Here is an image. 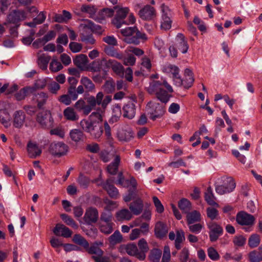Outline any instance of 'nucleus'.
Wrapping results in <instances>:
<instances>
[{
  "label": "nucleus",
  "mask_w": 262,
  "mask_h": 262,
  "mask_svg": "<svg viewBox=\"0 0 262 262\" xmlns=\"http://www.w3.org/2000/svg\"><path fill=\"white\" fill-rule=\"evenodd\" d=\"M73 241L75 243L83 247L85 249L88 248L89 246L88 241L80 234H75L73 237Z\"/></svg>",
  "instance_id": "obj_44"
},
{
  "label": "nucleus",
  "mask_w": 262,
  "mask_h": 262,
  "mask_svg": "<svg viewBox=\"0 0 262 262\" xmlns=\"http://www.w3.org/2000/svg\"><path fill=\"white\" fill-rule=\"evenodd\" d=\"M85 250L91 254H95V255H103V251L96 245L93 244L90 247L89 246Z\"/></svg>",
  "instance_id": "obj_60"
},
{
  "label": "nucleus",
  "mask_w": 262,
  "mask_h": 262,
  "mask_svg": "<svg viewBox=\"0 0 262 262\" xmlns=\"http://www.w3.org/2000/svg\"><path fill=\"white\" fill-rule=\"evenodd\" d=\"M108 61L104 58L95 60L89 64V70L91 72H99L103 67L107 64Z\"/></svg>",
  "instance_id": "obj_19"
},
{
  "label": "nucleus",
  "mask_w": 262,
  "mask_h": 262,
  "mask_svg": "<svg viewBox=\"0 0 262 262\" xmlns=\"http://www.w3.org/2000/svg\"><path fill=\"white\" fill-rule=\"evenodd\" d=\"M54 233L57 236H61L64 237H70L72 235V231L65 226L61 224H57L53 229Z\"/></svg>",
  "instance_id": "obj_17"
},
{
  "label": "nucleus",
  "mask_w": 262,
  "mask_h": 262,
  "mask_svg": "<svg viewBox=\"0 0 262 262\" xmlns=\"http://www.w3.org/2000/svg\"><path fill=\"white\" fill-rule=\"evenodd\" d=\"M122 249L130 256H135L140 260H143L145 258V254L143 252H139L137 246L133 243L125 245L122 246Z\"/></svg>",
  "instance_id": "obj_9"
},
{
  "label": "nucleus",
  "mask_w": 262,
  "mask_h": 262,
  "mask_svg": "<svg viewBox=\"0 0 262 262\" xmlns=\"http://www.w3.org/2000/svg\"><path fill=\"white\" fill-rule=\"evenodd\" d=\"M189 231L194 234L200 233L203 228V225L201 223H192L191 224H187Z\"/></svg>",
  "instance_id": "obj_53"
},
{
  "label": "nucleus",
  "mask_w": 262,
  "mask_h": 262,
  "mask_svg": "<svg viewBox=\"0 0 262 262\" xmlns=\"http://www.w3.org/2000/svg\"><path fill=\"white\" fill-rule=\"evenodd\" d=\"M133 133L128 125L120 126L116 133V137L121 142H128L133 138Z\"/></svg>",
  "instance_id": "obj_5"
},
{
  "label": "nucleus",
  "mask_w": 262,
  "mask_h": 262,
  "mask_svg": "<svg viewBox=\"0 0 262 262\" xmlns=\"http://www.w3.org/2000/svg\"><path fill=\"white\" fill-rule=\"evenodd\" d=\"M130 183L131 185H132V187H133V189L129 190L128 191V193L126 195L124 196L123 200L125 202H129L133 199H134L136 196V194L135 193V190L137 186L136 181L135 180V179L132 178L130 180Z\"/></svg>",
  "instance_id": "obj_37"
},
{
  "label": "nucleus",
  "mask_w": 262,
  "mask_h": 262,
  "mask_svg": "<svg viewBox=\"0 0 262 262\" xmlns=\"http://www.w3.org/2000/svg\"><path fill=\"white\" fill-rule=\"evenodd\" d=\"M168 231V227L163 223L159 222L155 227V234L156 237L161 238L166 236Z\"/></svg>",
  "instance_id": "obj_22"
},
{
  "label": "nucleus",
  "mask_w": 262,
  "mask_h": 262,
  "mask_svg": "<svg viewBox=\"0 0 262 262\" xmlns=\"http://www.w3.org/2000/svg\"><path fill=\"white\" fill-rule=\"evenodd\" d=\"M81 11L88 15V16L96 20L97 8L94 5L83 4L80 8Z\"/></svg>",
  "instance_id": "obj_23"
},
{
  "label": "nucleus",
  "mask_w": 262,
  "mask_h": 262,
  "mask_svg": "<svg viewBox=\"0 0 262 262\" xmlns=\"http://www.w3.org/2000/svg\"><path fill=\"white\" fill-rule=\"evenodd\" d=\"M205 199L207 203L210 205L214 206L217 205L215 202V198L213 195L211 187L207 188L205 193Z\"/></svg>",
  "instance_id": "obj_40"
},
{
  "label": "nucleus",
  "mask_w": 262,
  "mask_h": 262,
  "mask_svg": "<svg viewBox=\"0 0 262 262\" xmlns=\"http://www.w3.org/2000/svg\"><path fill=\"white\" fill-rule=\"evenodd\" d=\"M121 115V106L119 104H115L113 108V115L110 119L112 122H116L118 120Z\"/></svg>",
  "instance_id": "obj_47"
},
{
  "label": "nucleus",
  "mask_w": 262,
  "mask_h": 262,
  "mask_svg": "<svg viewBox=\"0 0 262 262\" xmlns=\"http://www.w3.org/2000/svg\"><path fill=\"white\" fill-rule=\"evenodd\" d=\"M120 162V157L115 155L113 161L107 166V171L109 173L115 175L117 173L119 165Z\"/></svg>",
  "instance_id": "obj_30"
},
{
  "label": "nucleus",
  "mask_w": 262,
  "mask_h": 262,
  "mask_svg": "<svg viewBox=\"0 0 262 262\" xmlns=\"http://www.w3.org/2000/svg\"><path fill=\"white\" fill-rule=\"evenodd\" d=\"M115 9L117 10L116 14L112 19V23L116 28H120L123 24H125V21L124 19L129 13V9L128 7L120 6H116Z\"/></svg>",
  "instance_id": "obj_4"
},
{
  "label": "nucleus",
  "mask_w": 262,
  "mask_h": 262,
  "mask_svg": "<svg viewBox=\"0 0 262 262\" xmlns=\"http://www.w3.org/2000/svg\"><path fill=\"white\" fill-rule=\"evenodd\" d=\"M162 71L166 74L171 76L175 84L178 86H180L182 82L179 75L180 69L178 67L174 64L166 63L162 66Z\"/></svg>",
  "instance_id": "obj_3"
},
{
  "label": "nucleus",
  "mask_w": 262,
  "mask_h": 262,
  "mask_svg": "<svg viewBox=\"0 0 262 262\" xmlns=\"http://www.w3.org/2000/svg\"><path fill=\"white\" fill-rule=\"evenodd\" d=\"M179 207L184 213H188L191 209V203L186 199H181L179 202Z\"/></svg>",
  "instance_id": "obj_48"
},
{
  "label": "nucleus",
  "mask_w": 262,
  "mask_h": 262,
  "mask_svg": "<svg viewBox=\"0 0 262 262\" xmlns=\"http://www.w3.org/2000/svg\"><path fill=\"white\" fill-rule=\"evenodd\" d=\"M162 11V21L161 28L163 30H169L171 27V20L170 18V12L167 6L164 4L161 6Z\"/></svg>",
  "instance_id": "obj_7"
},
{
  "label": "nucleus",
  "mask_w": 262,
  "mask_h": 262,
  "mask_svg": "<svg viewBox=\"0 0 262 262\" xmlns=\"http://www.w3.org/2000/svg\"><path fill=\"white\" fill-rule=\"evenodd\" d=\"M29 156L31 158H35L41 153V149L35 143L29 142L27 145Z\"/></svg>",
  "instance_id": "obj_24"
},
{
  "label": "nucleus",
  "mask_w": 262,
  "mask_h": 262,
  "mask_svg": "<svg viewBox=\"0 0 262 262\" xmlns=\"http://www.w3.org/2000/svg\"><path fill=\"white\" fill-rule=\"evenodd\" d=\"M104 134L106 139L110 144L113 143V138L112 135L111 128L107 121H105L103 124Z\"/></svg>",
  "instance_id": "obj_51"
},
{
  "label": "nucleus",
  "mask_w": 262,
  "mask_h": 262,
  "mask_svg": "<svg viewBox=\"0 0 262 262\" xmlns=\"http://www.w3.org/2000/svg\"><path fill=\"white\" fill-rule=\"evenodd\" d=\"M114 13L112 9L104 8L98 12L96 15V21L101 23L105 19L112 17Z\"/></svg>",
  "instance_id": "obj_26"
},
{
  "label": "nucleus",
  "mask_w": 262,
  "mask_h": 262,
  "mask_svg": "<svg viewBox=\"0 0 262 262\" xmlns=\"http://www.w3.org/2000/svg\"><path fill=\"white\" fill-rule=\"evenodd\" d=\"M98 219V210L96 208L92 207L88 208L86 210L83 217L84 221L89 225L95 223L97 221Z\"/></svg>",
  "instance_id": "obj_12"
},
{
  "label": "nucleus",
  "mask_w": 262,
  "mask_h": 262,
  "mask_svg": "<svg viewBox=\"0 0 262 262\" xmlns=\"http://www.w3.org/2000/svg\"><path fill=\"white\" fill-rule=\"evenodd\" d=\"M107 64L110 66L113 71L118 75L123 77L124 75V68L123 66L116 60L110 59Z\"/></svg>",
  "instance_id": "obj_27"
},
{
  "label": "nucleus",
  "mask_w": 262,
  "mask_h": 262,
  "mask_svg": "<svg viewBox=\"0 0 262 262\" xmlns=\"http://www.w3.org/2000/svg\"><path fill=\"white\" fill-rule=\"evenodd\" d=\"M123 116L124 118L129 119H133L136 114L135 104L132 102H129L125 104L123 107Z\"/></svg>",
  "instance_id": "obj_16"
},
{
  "label": "nucleus",
  "mask_w": 262,
  "mask_h": 262,
  "mask_svg": "<svg viewBox=\"0 0 262 262\" xmlns=\"http://www.w3.org/2000/svg\"><path fill=\"white\" fill-rule=\"evenodd\" d=\"M116 219L118 221L130 220L132 217V213L127 209H123L116 213Z\"/></svg>",
  "instance_id": "obj_35"
},
{
  "label": "nucleus",
  "mask_w": 262,
  "mask_h": 262,
  "mask_svg": "<svg viewBox=\"0 0 262 262\" xmlns=\"http://www.w3.org/2000/svg\"><path fill=\"white\" fill-rule=\"evenodd\" d=\"M129 208L133 214L136 215L140 214L143 209L142 200L141 199H137L129 204Z\"/></svg>",
  "instance_id": "obj_21"
},
{
  "label": "nucleus",
  "mask_w": 262,
  "mask_h": 262,
  "mask_svg": "<svg viewBox=\"0 0 262 262\" xmlns=\"http://www.w3.org/2000/svg\"><path fill=\"white\" fill-rule=\"evenodd\" d=\"M81 83L84 86L87 92H92L95 89V85L92 81L86 77H82L80 80Z\"/></svg>",
  "instance_id": "obj_43"
},
{
  "label": "nucleus",
  "mask_w": 262,
  "mask_h": 262,
  "mask_svg": "<svg viewBox=\"0 0 262 262\" xmlns=\"http://www.w3.org/2000/svg\"><path fill=\"white\" fill-rule=\"evenodd\" d=\"M80 27L81 29H85L86 30H96L98 31L99 34H102L103 32L101 26L99 25H95V24L89 19H85L80 25Z\"/></svg>",
  "instance_id": "obj_25"
},
{
  "label": "nucleus",
  "mask_w": 262,
  "mask_h": 262,
  "mask_svg": "<svg viewBox=\"0 0 262 262\" xmlns=\"http://www.w3.org/2000/svg\"><path fill=\"white\" fill-rule=\"evenodd\" d=\"M48 98L47 94L43 92L38 93L36 95V99L37 102V106L39 108H41L46 103Z\"/></svg>",
  "instance_id": "obj_49"
},
{
  "label": "nucleus",
  "mask_w": 262,
  "mask_h": 262,
  "mask_svg": "<svg viewBox=\"0 0 262 262\" xmlns=\"http://www.w3.org/2000/svg\"><path fill=\"white\" fill-rule=\"evenodd\" d=\"M34 92L33 88L27 86L24 88L19 90L17 93L15 94V97L17 100H21L24 99L27 96Z\"/></svg>",
  "instance_id": "obj_32"
},
{
  "label": "nucleus",
  "mask_w": 262,
  "mask_h": 262,
  "mask_svg": "<svg viewBox=\"0 0 262 262\" xmlns=\"http://www.w3.org/2000/svg\"><path fill=\"white\" fill-rule=\"evenodd\" d=\"M112 214L109 211L104 210L100 216V221L104 223H113L112 222Z\"/></svg>",
  "instance_id": "obj_59"
},
{
  "label": "nucleus",
  "mask_w": 262,
  "mask_h": 262,
  "mask_svg": "<svg viewBox=\"0 0 262 262\" xmlns=\"http://www.w3.org/2000/svg\"><path fill=\"white\" fill-rule=\"evenodd\" d=\"M81 40L87 45H93L96 40L92 35H85L82 34L80 36Z\"/></svg>",
  "instance_id": "obj_64"
},
{
  "label": "nucleus",
  "mask_w": 262,
  "mask_h": 262,
  "mask_svg": "<svg viewBox=\"0 0 262 262\" xmlns=\"http://www.w3.org/2000/svg\"><path fill=\"white\" fill-rule=\"evenodd\" d=\"M110 181V180L106 181V183L103 185V188L111 198L117 199L119 195L118 190L114 185H112Z\"/></svg>",
  "instance_id": "obj_29"
},
{
  "label": "nucleus",
  "mask_w": 262,
  "mask_h": 262,
  "mask_svg": "<svg viewBox=\"0 0 262 262\" xmlns=\"http://www.w3.org/2000/svg\"><path fill=\"white\" fill-rule=\"evenodd\" d=\"M114 223H101L100 224V231L106 234H109L112 232Z\"/></svg>",
  "instance_id": "obj_54"
},
{
  "label": "nucleus",
  "mask_w": 262,
  "mask_h": 262,
  "mask_svg": "<svg viewBox=\"0 0 262 262\" xmlns=\"http://www.w3.org/2000/svg\"><path fill=\"white\" fill-rule=\"evenodd\" d=\"M104 52L108 56L119 59H122L123 58V55L121 53H118L113 47H106L104 48Z\"/></svg>",
  "instance_id": "obj_45"
},
{
  "label": "nucleus",
  "mask_w": 262,
  "mask_h": 262,
  "mask_svg": "<svg viewBox=\"0 0 262 262\" xmlns=\"http://www.w3.org/2000/svg\"><path fill=\"white\" fill-rule=\"evenodd\" d=\"M148 92L150 93H155L160 101L166 103L170 97L168 92H173V89L165 80H163L161 81H154L151 82L148 87Z\"/></svg>",
  "instance_id": "obj_1"
},
{
  "label": "nucleus",
  "mask_w": 262,
  "mask_h": 262,
  "mask_svg": "<svg viewBox=\"0 0 262 262\" xmlns=\"http://www.w3.org/2000/svg\"><path fill=\"white\" fill-rule=\"evenodd\" d=\"M246 241V238L242 235L235 236L233 239V243L235 246L242 247L243 246Z\"/></svg>",
  "instance_id": "obj_63"
},
{
  "label": "nucleus",
  "mask_w": 262,
  "mask_h": 262,
  "mask_svg": "<svg viewBox=\"0 0 262 262\" xmlns=\"http://www.w3.org/2000/svg\"><path fill=\"white\" fill-rule=\"evenodd\" d=\"M76 181L79 186L82 188H86L90 183V179L82 173L79 174Z\"/></svg>",
  "instance_id": "obj_41"
},
{
  "label": "nucleus",
  "mask_w": 262,
  "mask_h": 262,
  "mask_svg": "<svg viewBox=\"0 0 262 262\" xmlns=\"http://www.w3.org/2000/svg\"><path fill=\"white\" fill-rule=\"evenodd\" d=\"M50 56L46 55L45 54L38 55V64L42 70H46L48 64L50 60Z\"/></svg>",
  "instance_id": "obj_38"
},
{
  "label": "nucleus",
  "mask_w": 262,
  "mask_h": 262,
  "mask_svg": "<svg viewBox=\"0 0 262 262\" xmlns=\"http://www.w3.org/2000/svg\"><path fill=\"white\" fill-rule=\"evenodd\" d=\"M26 18V15L25 12L19 10L12 12L8 16L9 21L13 24H17Z\"/></svg>",
  "instance_id": "obj_18"
},
{
  "label": "nucleus",
  "mask_w": 262,
  "mask_h": 262,
  "mask_svg": "<svg viewBox=\"0 0 262 262\" xmlns=\"http://www.w3.org/2000/svg\"><path fill=\"white\" fill-rule=\"evenodd\" d=\"M208 228L209 229V238L212 242L216 241L219 237L223 233V228L215 223H209L208 224Z\"/></svg>",
  "instance_id": "obj_8"
},
{
  "label": "nucleus",
  "mask_w": 262,
  "mask_h": 262,
  "mask_svg": "<svg viewBox=\"0 0 262 262\" xmlns=\"http://www.w3.org/2000/svg\"><path fill=\"white\" fill-rule=\"evenodd\" d=\"M60 217L67 225L70 226L74 229L78 228V225L70 216L66 214H61Z\"/></svg>",
  "instance_id": "obj_52"
},
{
  "label": "nucleus",
  "mask_w": 262,
  "mask_h": 262,
  "mask_svg": "<svg viewBox=\"0 0 262 262\" xmlns=\"http://www.w3.org/2000/svg\"><path fill=\"white\" fill-rule=\"evenodd\" d=\"M10 115L6 110H0V122L5 127L8 128L10 126Z\"/></svg>",
  "instance_id": "obj_33"
},
{
  "label": "nucleus",
  "mask_w": 262,
  "mask_h": 262,
  "mask_svg": "<svg viewBox=\"0 0 262 262\" xmlns=\"http://www.w3.org/2000/svg\"><path fill=\"white\" fill-rule=\"evenodd\" d=\"M249 257L251 262H260L262 261L261 254L255 250L249 253Z\"/></svg>",
  "instance_id": "obj_58"
},
{
  "label": "nucleus",
  "mask_w": 262,
  "mask_h": 262,
  "mask_svg": "<svg viewBox=\"0 0 262 262\" xmlns=\"http://www.w3.org/2000/svg\"><path fill=\"white\" fill-rule=\"evenodd\" d=\"M237 223L241 225H252L254 222L255 218L253 215L248 214L244 211L237 213L236 217Z\"/></svg>",
  "instance_id": "obj_11"
},
{
  "label": "nucleus",
  "mask_w": 262,
  "mask_h": 262,
  "mask_svg": "<svg viewBox=\"0 0 262 262\" xmlns=\"http://www.w3.org/2000/svg\"><path fill=\"white\" fill-rule=\"evenodd\" d=\"M71 139L75 142L83 140L84 134L82 131L78 129H72L70 132Z\"/></svg>",
  "instance_id": "obj_36"
},
{
  "label": "nucleus",
  "mask_w": 262,
  "mask_h": 262,
  "mask_svg": "<svg viewBox=\"0 0 262 262\" xmlns=\"http://www.w3.org/2000/svg\"><path fill=\"white\" fill-rule=\"evenodd\" d=\"M64 118L71 121H77L79 119V116L72 107L69 106L65 108L63 112Z\"/></svg>",
  "instance_id": "obj_20"
},
{
  "label": "nucleus",
  "mask_w": 262,
  "mask_h": 262,
  "mask_svg": "<svg viewBox=\"0 0 262 262\" xmlns=\"http://www.w3.org/2000/svg\"><path fill=\"white\" fill-rule=\"evenodd\" d=\"M161 256V250L158 249H154L150 252V259L152 262H160Z\"/></svg>",
  "instance_id": "obj_50"
},
{
  "label": "nucleus",
  "mask_w": 262,
  "mask_h": 262,
  "mask_svg": "<svg viewBox=\"0 0 262 262\" xmlns=\"http://www.w3.org/2000/svg\"><path fill=\"white\" fill-rule=\"evenodd\" d=\"M234 184L232 181L230 182V187L226 188L224 185H217L215 187V191L220 195H223L225 193H230L234 190Z\"/></svg>",
  "instance_id": "obj_39"
},
{
  "label": "nucleus",
  "mask_w": 262,
  "mask_h": 262,
  "mask_svg": "<svg viewBox=\"0 0 262 262\" xmlns=\"http://www.w3.org/2000/svg\"><path fill=\"white\" fill-rule=\"evenodd\" d=\"M68 151V146L62 142L53 143L50 146V152L55 156L61 157Z\"/></svg>",
  "instance_id": "obj_10"
},
{
  "label": "nucleus",
  "mask_w": 262,
  "mask_h": 262,
  "mask_svg": "<svg viewBox=\"0 0 262 262\" xmlns=\"http://www.w3.org/2000/svg\"><path fill=\"white\" fill-rule=\"evenodd\" d=\"M73 62L78 68L82 69L88 62V57L84 54L77 55L73 59Z\"/></svg>",
  "instance_id": "obj_34"
},
{
  "label": "nucleus",
  "mask_w": 262,
  "mask_h": 262,
  "mask_svg": "<svg viewBox=\"0 0 262 262\" xmlns=\"http://www.w3.org/2000/svg\"><path fill=\"white\" fill-rule=\"evenodd\" d=\"M103 88L106 93H112L115 90V83L112 80H107L103 85Z\"/></svg>",
  "instance_id": "obj_55"
},
{
  "label": "nucleus",
  "mask_w": 262,
  "mask_h": 262,
  "mask_svg": "<svg viewBox=\"0 0 262 262\" xmlns=\"http://www.w3.org/2000/svg\"><path fill=\"white\" fill-rule=\"evenodd\" d=\"M13 117L14 126L18 128L22 127L26 118L24 112L21 110L16 111L14 113Z\"/></svg>",
  "instance_id": "obj_15"
},
{
  "label": "nucleus",
  "mask_w": 262,
  "mask_h": 262,
  "mask_svg": "<svg viewBox=\"0 0 262 262\" xmlns=\"http://www.w3.org/2000/svg\"><path fill=\"white\" fill-rule=\"evenodd\" d=\"M187 213L186 219L187 224H191L201 221V215L199 211L194 210L190 212H188Z\"/></svg>",
  "instance_id": "obj_31"
},
{
  "label": "nucleus",
  "mask_w": 262,
  "mask_h": 262,
  "mask_svg": "<svg viewBox=\"0 0 262 262\" xmlns=\"http://www.w3.org/2000/svg\"><path fill=\"white\" fill-rule=\"evenodd\" d=\"M147 106L151 107L154 110L149 112L150 118L152 120H156L157 119L161 118L165 112L164 106L159 103L150 102L148 103Z\"/></svg>",
  "instance_id": "obj_6"
},
{
  "label": "nucleus",
  "mask_w": 262,
  "mask_h": 262,
  "mask_svg": "<svg viewBox=\"0 0 262 262\" xmlns=\"http://www.w3.org/2000/svg\"><path fill=\"white\" fill-rule=\"evenodd\" d=\"M49 69L52 72L56 73L62 70L63 66L56 58H53L50 63Z\"/></svg>",
  "instance_id": "obj_46"
},
{
  "label": "nucleus",
  "mask_w": 262,
  "mask_h": 262,
  "mask_svg": "<svg viewBox=\"0 0 262 262\" xmlns=\"http://www.w3.org/2000/svg\"><path fill=\"white\" fill-rule=\"evenodd\" d=\"M260 243V238L257 234H252L248 239V245L251 248L257 247Z\"/></svg>",
  "instance_id": "obj_42"
},
{
  "label": "nucleus",
  "mask_w": 262,
  "mask_h": 262,
  "mask_svg": "<svg viewBox=\"0 0 262 262\" xmlns=\"http://www.w3.org/2000/svg\"><path fill=\"white\" fill-rule=\"evenodd\" d=\"M178 41V47L179 50L183 54L187 53L189 48V46L187 41L185 39V37L182 34L179 33L176 37Z\"/></svg>",
  "instance_id": "obj_28"
},
{
  "label": "nucleus",
  "mask_w": 262,
  "mask_h": 262,
  "mask_svg": "<svg viewBox=\"0 0 262 262\" xmlns=\"http://www.w3.org/2000/svg\"><path fill=\"white\" fill-rule=\"evenodd\" d=\"M80 125L83 131L89 133L94 139L99 138L103 133V125L99 121L83 119Z\"/></svg>",
  "instance_id": "obj_2"
},
{
  "label": "nucleus",
  "mask_w": 262,
  "mask_h": 262,
  "mask_svg": "<svg viewBox=\"0 0 262 262\" xmlns=\"http://www.w3.org/2000/svg\"><path fill=\"white\" fill-rule=\"evenodd\" d=\"M171 258L170 250L168 245L164 247L161 262H169Z\"/></svg>",
  "instance_id": "obj_61"
},
{
  "label": "nucleus",
  "mask_w": 262,
  "mask_h": 262,
  "mask_svg": "<svg viewBox=\"0 0 262 262\" xmlns=\"http://www.w3.org/2000/svg\"><path fill=\"white\" fill-rule=\"evenodd\" d=\"M139 14L142 19L149 20L156 16V12L154 7L146 5L140 10Z\"/></svg>",
  "instance_id": "obj_13"
},
{
  "label": "nucleus",
  "mask_w": 262,
  "mask_h": 262,
  "mask_svg": "<svg viewBox=\"0 0 262 262\" xmlns=\"http://www.w3.org/2000/svg\"><path fill=\"white\" fill-rule=\"evenodd\" d=\"M104 203L105 205L104 210L111 212L118 207V204L116 202L111 201L108 199L104 200Z\"/></svg>",
  "instance_id": "obj_56"
},
{
  "label": "nucleus",
  "mask_w": 262,
  "mask_h": 262,
  "mask_svg": "<svg viewBox=\"0 0 262 262\" xmlns=\"http://www.w3.org/2000/svg\"><path fill=\"white\" fill-rule=\"evenodd\" d=\"M207 253L209 257L212 260L216 261L220 259V255L213 247H210L208 249Z\"/></svg>",
  "instance_id": "obj_62"
},
{
  "label": "nucleus",
  "mask_w": 262,
  "mask_h": 262,
  "mask_svg": "<svg viewBox=\"0 0 262 262\" xmlns=\"http://www.w3.org/2000/svg\"><path fill=\"white\" fill-rule=\"evenodd\" d=\"M36 120L43 127H47L52 121L51 114L49 112H42L38 114Z\"/></svg>",
  "instance_id": "obj_14"
},
{
  "label": "nucleus",
  "mask_w": 262,
  "mask_h": 262,
  "mask_svg": "<svg viewBox=\"0 0 262 262\" xmlns=\"http://www.w3.org/2000/svg\"><path fill=\"white\" fill-rule=\"evenodd\" d=\"M184 239L185 236L184 232L182 231H178L175 239V247L177 250H179L181 248V244Z\"/></svg>",
  "instance_id": "obj_57"
}]
</instances>
